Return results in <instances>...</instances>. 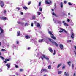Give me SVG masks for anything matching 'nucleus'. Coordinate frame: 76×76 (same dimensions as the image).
Masks as SVG:
<instances>
[{
    "mask_svg": "<svg viewBox=\"0 0 76 76\" xmlns=\"http://www.w3.org/2000/svg\"><path fill=\"white\" fill-rule=\"evenodd\" d=\"M6 66H8L7 67H8V68H10V65H8V64H6Z\"/></svg>",
    "mask_w": 76,
    "mask_h": 76,
    "instance_id": "nucleus-22",
    "label": "nucleus"
},
{
    "mask_svg": "<svg viewBox=\"0 0 76 76\" xmlns=\"http://www.w3.org/2000/svg\"><path fill=\"white\" fill-rule=\"evenodd\" d=\"M22 20H25V18H22Z\"/></svg>",
    "mask_w": 76,
    "mask_h": 76,
    "instance_id": "nucleus-60",
    "label": "nucleus"
},
{
    "mask_svg": "<svg viewBox=\"0 0 76 76\" xmlns=\"http://www.w3.org/2000/svg\"><path fill=\"white\" fill-rule=\"evenodd\" d=\"M65 67H66V65H64V66H63L62 69V70H64V69H65Z\"/></svg>",
    "mask_w": 76,
    "mask_h": 76,
    "instance_id": "nucleus-21",
    "label": "nucleus"
},
{
    "mask_svg": "<svg viewBox=\"0 0 76 76\" xmlns=\"http://www.w3.org/2000/svg\"><path fill=\"white\" fill-rule=\"evenodd\" d=\"M13 47H15H15H16V46H15V45H14V46H13Z\"/></svg>",
    "mask_w": 76,
    "mask_h": 76,
    "instance_id": "nucleus-62",
    "label": "nucleus"
},
{
    "mask_svg": "<svg viewBox=\"0 0 76 76\" xmlns=\"http://www.w3.org/2000/svg\"><path fill=\"white\" fill-rule=\"evenodd\" d=\"M10 61V59H5V61H4V63H7V61Z\"/></svg>",
    "mask_w": 76,
    "mask_h": 76,
    "instance_id": "nucleus-6",
    "label": "nucleus"
},
{
    "mask_svg": "<svg viewBox=\"0 0 76 76\" xmlns=\"http://www.w3.org/2000/svg\"><path fill=\"white\" fill-rule=\"evenodd\" d=\"M41 58L43 60L44 59L42 57V56H41Z\"/></svg>",
    "mask_w": 76,
    "mask_h": 76,
    "instance_id": "nucleus-52",
    "label": "nucleus"
},
{
    "mask_svg": "<svg viewBox=\"0 0 76 76\" xmlns=\"http://www.w3.org/2000/svg\"><path fill=\"white\" fill-rule=\"evenodd\" d=\"M36 18V17L35 15H33L32 16V19H35Z\"/></svg>",
    "mask_w": 76,
    "mask_h": 76,
    "instance_id": "nucleus-20",
    "label": "nucleus"
},
{
    "mask_svg": "<svg viewBox=\"0 0 76 76\" xmlns=\"http://www.w3.org/2000/svg\"><path fill=\"white\" fill-rule=\"evenodd\" d=\"M74 67V65H73V64H72V68H73Z\"/></svg>",
    "mask_w": 76,
    "mask_h": 76,
    "instance_id": "nucleus-45",
    "label": "nucleus"
},
{
    "mask_svg": "<svg viewBox=\"0 0 76 76\" xmlns=\"http://www.w3.org/2000/svg\"><path fill=\"white\" fill-rule=\"evenodd\" d=\"M61 30L62 31H63L64 32H65L66 33H67V31H66V30H65V29H61Z\"/></svg>",
    "mask_w": 76,
    "mask_h": 76,
    "instance_id": "nucleus-19",
    "label": "nucleus"
},
{
    "mask_svg": "<svg viewBox=\"0 0 76 76\" xmlns=\"http://www.w3.org/2000/svg\"><path fill=\"white\" fill-rule=\"evenodd\" d=\"M59 32H60V33H61V32H63V31H59Z\"/></svg>",
    "mask_w": 76,
    "mask_h": 76,
    "instance_id": "nucleus-53",
    "label": "nucleus"
},
{
    "mask_svg": "<svg viewBox=\"0 0 76 76\" xmlns=\"http://www.w3.org/2000/svg\"><path fill=\"white\" fill-rule=\"evenodd\" d=\"M63 16H65V15H66V14L65 13H64V14H63Z\"/></svg>",
    "mask_w": 76,
    "mask_h": 76,
    "instance_id": "nucleus-55",
    "label": "nucleus"
},
{
    "mask_svg": "<svg viewBox=\"0 0 76 76\" xmlns=\"http://www.w3.org/2000/svg\"><path fill=\"white\" fill-rule=\"evenodd\" d=\"M38 15H41V12H38Z\"/></svg>",
    "mask_w": 76,
    "mask_h": 76,
    "instance_id": "nucleus-40",
    "label": "nucleus"
},
{
    "mask_svg": "<svg viewBox=\"0 0 76 76\" xmlns=\"http://www.w3.org/2000/svg\"><path fill=\"white\" fill-rule=\"evenodd\" d=\"M72 41H71V40H67L66 41V42H71Z\"/></svg>",
    "mask_w": 76,
    "mask_h": 76,
    "instance_id": "nucleus-35",
    "label": "nucleus"
},
{
    "mask_svg": "<svg viewBox=\"0 0 76 76\" xmlns=\"http://www.w3.org/2000/svg\"><path fill=\"white\" fill-rule=\"evenodd\" d=\"M48 33L50 35H52V36H51L50 37L52 38H53V39H56V38L54 36V34H52V32L51 31H48Z\"/></svg>",
    "mask_w": 76,
    "mask_h": 76,
    "instance_id": "nucleus-2",
    "label": "nucleus"
},
{
    "mask_svg": "<svg viewBox=\"0 0 76 76\" xmlns=\"http://www.w3.org/2000/svg\"><path fill=\"white\" fill-rule=\"evenodd\" d=\"M1 51H6V49H2L1 50Z\"/></svg>",
    "mask_w": 76,
    "mask_h": 76,
    "instance_id": "nucleus-36",
    "label": "nucleus"
},
{
    "mask_svg": "<svg viewBox=\"0 0 76 76\" xmlns=\"http://www.w3.org/2000/svg\"><path fill=\"white\" fill-rule=\"evenodd\" d=\"M23 24H24V23L22 22L21 23V24L22 25H23Z\"/></svg>",
    "mask_w": 76,
    "mask_h": 76,
    "instance_id": "nucleus-44",
    "label": "nucleus"
},
{
    "mask_svg": "<svg viewBox=\"0 0 76 76\" xmlns=\"http://www.w3.org/2000/svg\"><path fill=\"white\" fill-rule=\"evenodd\" d=\"M41 2H39V5H38L39 6H41Z\"/></svg>",
    "mask_w": 76,
    "mask_h": 76,
    "instance_id": "nucleus-33",
    "label": "nucleus"
},
{
    "mask_svg": "<svg viewBox=\"0 0 76 76\" xmlns=\"http://www.w3.org/2000/svg\"><path fill=\"white\" fill-rule=\"evenodd\" d=\"M52 14L54 15V16H56V15L54 13V12H53Z\"/></svg>",
    "mask_w": 76,
    "mask_h": 76,
    "instance_id": "nucleus-37",
    "label": "nucleus"
},
{
    "mask_svg": "<svg viewBox=\"0 0 76 76\" xmlns=\"http://www.w3.org/2000/svg\"><path fill=\"white\" fill-rule=\"evenodd\" d=\"M64 25H65V26H69V25L66 23H64Z\"/></svg>",
    "mask_w": 76,
    "mask_h": 76,
    "instance_id": "nucleus-26",
    "label": "nucleus"
},
{
    "mask_svg": "<svg viewBox=\"0 0 76 76\" xmlns=\"http://www.w3.org/2000/svg\"><path fill=\"white\" fill-rule=\"evenodd\" d=\"M55 54H56V50H54L53 56H54V55H55Z\"/></svg>",
    "mask_w": 76,
    "mask_h": 76,
    "instance_id": "nucleus-30",
    "label": "nucleus"
},
{
    "mask_svg": "<svg viewBox=\"0 0 76 76\" xmlns=\"http://www.w3.org/2000/svg\"><path fill=\"white\" fill-rule=\"evenodd\" d=\"M4 13H6V10H4Z\"/></svg>",
    "mask_w": 76,
    "mask_h": 76,
    "instance_id": "nucleus-38",
    "label": "nucleus"
},
{
    "mask_svg": "<svg viewBox=\"0 0 76 76\" xmlns=\"http://www.w3.org/2000/svg\"><path fill=\"white\" fill-rule=\"evenodd\" d=\"M37 26L38 28H41V25L39 23H37Z\"/></svg>",
    "mask_w": 76,
    "mask_h": 76,
    "instance_id": "nucleus-10",
    "label": "nucleus"
},
{
    "mask_svg": "<svg viewBox=\"0 0 76 76\" xmlns=\"http://www.w3.org/2000/svg\"><path fill=\"white\" fill-rule=\"evenodd\" d=\"M0 31L1 34L3 33V31H4L2 29V28H1V27H0Z\"/></svg>",
    "mask_w": 76,
    "mask_h": 76,
    "instance_id": "nucleus-13",
    "label": "nucleus"
},
{
    "mask_svg": "<svg viewBox=\"0 0 76 76\" xmlns=\"http://www.w3.org/2000/svg\"><path fill=\"white\" fill-rule=\"evenodd\" d=\"M52 11L53 12H54V9H52Z\"/></svg>",
    "mask_w": 76,
    "mask_h": 76,
    "instance_id": "nucleus-63",
    "label": "nucleus"
},
{
    "mask_svg": "<svg viewBox=\"0 0 76 76\" xmlns=\"http://www.w3.org/2000/svg\"><path fill=\"white\" fill-rule=\"evenodd\" d=\"M28 50H30V48H27Z\"/></svg>",
    "mask_w": 76,
    "mask_h": 76,
    "instance_id": "nucleus-56",
    "label": "nucleus"
},
{
    "mask_svg": "<svg viewBox=\"0 0 76 76\" xmlns=\"http://www.w3.org/2000/svg\"><path fill=\"white\" fill-rule=\"evenodd\" d=\"M43 70V72H47V70L46 69H44Z\"/></svg>",
    "mask_w": 76,
    "mask_h": 76,
    "instance_id": "nucleus-34",
    "label": "nucleus"
},
{
    "mask_svg": "<svg viewBox=\"0 0 76 76\" xmlns=\"http://www.w3.org/2000/svg\"><path fill=\"white\" fill-rule=\"evenodd\" d=\"M48 50L50 52H53V49L51 48H49Z\"/></svg>",
    "mask_w": 76,
    "mask_h": 76,
    "instance_id": "nucleus-16",
    "label": "nucleus"
},
{
    "mask_svg": "<svg viewBox=\"0 0 76 76\" xmlns=\"http://www.w3.org/2000/svg\"><path fill=\"white\" fill-rule=\"evenodd\" d=\"M20 31H18L17 32V36H20Z\"/></svg>",
    "mask_w": 76,
    "mask_h": 76,
    "instance_id": "nucleus-14",
    "label": "nucleus"
},
{
    "mask_svg": "<svg viewBox=\"0 0 76 76\" xmlns=\"http://www.w3.org/2000/svg\"><path fill=\"white\" fill-rule=\"evenodd\" d=\"M74 33H73V32H72V35L71 36V37L72 38V39H73L74 38Z\"/></svg>",
    "mask_w": 76,
    "mask_h": 76,
    "instance_id": "nucleus-9",
    "label": "nucleus"
},
{
    "mask_svg": "<svg viewBox=\"0 0 76 76\" xmlns=\"http://www.w3.org/2000/svg\"><path fill=\"white\" fill-rule=\"evenodd\" d=\"M0 57L2 59V60H4V58L3 57L1 56H0Z\"/></svg>",
    "mask_w": 76,
    "mask_h": 76,
    "instance_id": "nucleus-28",
    "label": "nucleus"
},
{
    "mask_svg": "<svg viewBox=\"0 0 76 76\" xmlns=\"http://www.w3.org/2000/svg\"><path fill=\"white\" fill-rule=\"evenodd\" d=\"M0 6L1 7H3L4 6V2H3V1H0Z\"/></svg>",
    "mask_w": 76,
    "mask_h": 76,
    "instance_id": "nucleus-4",
    "label": "nucleus"
},
{
    "mask_svg": "<svg viewBox=\"0 0 76 76\" xmlns=\"http://www.w3.org/2000/svg\"><path fill=\"white\" fill-rule=\"evenodd\" d=\"M61 8H63V3H61Z\"/></svg>",
    "mask_w": 76,
    "mask_h": 76,
    "instance_id": "nucleus-25",
    "label": "nucleus"
},
{
    "mask_svg": "<svg viewBox=\"0 0 76 76\" xmlns=\"http://www.w3.org/2000/svg\"><path fill=\"white\" fill-rule=\"evenodd\" d=\"M34 26V24L33 23H31V26L33 27V26Z\"/></svg>",
    "mask_w": 76,
    "mask_h": 76,
    "instance_id": "nucleus-43",
    "label": "nucleus"
},
{
    "mask_svg": "<svg viewBox=\"0 0 76 76\" xmlns=\"http://www.w3.org/2000/svg\"><path fill=\"white\" fill-rule=\"evenodd\" d=\"M17 23H18V24H21V22H18Z\"/></svg>",
    "mask_w": 76,
    "mask_h": 76,
    "instance_id": "nucleus-41",
    "label": "nucleus"
},
{
    "mask_svg": "<svg viewBox=\"0 0 76 76\" xmlns=\"http://www.w3.org/2000/svg\"><path fill=\"white\" fill-rule=\"evenodd\" d=\"M70 19H68L67 20V22H70Z\"/></svg>",
    "mask_w": 76,
    "mask_h": 76,
    "instance_id": "nucleus-49",
    "label": "nucleus"
},
{
    "mask_svg": "<svg viewBox=\"0 0 76 76\" xmlns=\"http://www.w3.org/2000/svg\"><path fill=\"white\" fill-rule=\"evenodd\" d=\"M42 56L43 57V58H45V59H46L47 60H49V58H48L46 57L45 56V55H42Z\"/></svg>",
    "mask_w": 76,
    "mask_h": 76,
    "instance_id": "nucleus-5",
    "label": "nucleus"
},
{
    "mask_svg": "<svg viewBox=\"0 0 76 76\" xmlns=\"http://www.w3.org/2000/svg\"><path fill=\"white\" fill-rule=\"evenodd\" d=\"M16 9H17V10H20V8L19 7H17L16 8Z\"/></svg>",
    "mask_w": 76,
    "mask_h": 76,
    "instance_id": "nucleus-31",
    "label": "nucleus"
},
{
    "mask_svg": "<svg viewBox=\"0 0 76 76\" xmlns=\"http://www.w3.org/2000/svg\"><path fill=\"white\" fill-rule=\"evenodd\" d=\"M25 38L26 39H29L30 38V37L28 35H26L25 36Z\"/></svg>",
    "mask_w": 76,
    "mask_h": 76,
    "instance_id": "nucleus-8",
    "label": "nucleus"
},
{
    "mask_svg": "<svg viewBox=\"0 0 76 76\" xmlns=\"http://www.w3.org/2000/svg\"><path fill=\"white\" fill-rule=\"evenodd\" d=\"M21 15H23V12H21Z\"/></svg>",
    "mask_w": 76,
    "mask_h": 76,
    "instance_id": "nucleus-59",
    "label": "nucleus"
},
{
    "mask_svg": "<svg viewBox=\"0 0 76 76\" xmlns=\"http://www.w3.org/2000/svg\"><path fill=\"white\" fill-rule=\"evenodd\" d=\"M23 9H24L25 10H28V7L24 6L23 7Z\"/></svg>",
    "mask_w": 76,
    "mask_h": 76,
    "instance_id": "nucleus-18",
    "label": "nucleus"
},
{
    "mask_svg": "<svg viewBox=\"0 0 76 76\" xmlns=\"http://www.w3.org/2000/svg\"><path fill=\"white\" fill-rule=\"evenodd\" d=\"M43 41H44V39H40L38 40V42H42Z\"/></svg>",
    "mask_w": 76,
    "mask_h": 76,
    "instance_id": "nucleus-15",
    "label": "nucleus"
},
{
    "mask_svg": "<svg viewBox=\"0 0 76 76\" xmlns=\"http://www.w3.org/2000/svg\"><path fill=\"white\" fill-rule=\"evenodd\" d=\"M59 47L61 50L63 49L64 47H63V45L62 44H60L59 45Z\"/></svg>",
    "mask_w": 76,
    "mask_h": 76,
    "instance_id": "nucleus-7",
    "label": "nucleus"
},
{
    "mask_svg": "<svg viewBox=\"0 0 76 76\" xmlns=\"http://www.w3.org/2000/svg\"><path fill=\"white\" fill-rule=\"evenodd\" d=\"M61 66V64H59L57 66V69H58V68H59V67H60V66Z\"/></svg>",
    "mask_w": 76,
    "mask_h": 76,
    "instance_id": "nucleus-17",
    "label": "nucleus"
},
{
    "mask_svg": "<svg viewBox=\"0 0 76 76\" xmlns=\"http://www.w3.org/2000/svg\"><path fill=\"white\" fill-rule=\"evenodd\" d=\"M73 76H76V74H75V73H74Z\"/></svg>",
    "mask_w": 76,
    "mask_h": 76,
    "instance_id": "nucleus-54",
    "label": "nucleus"
},
{
    "mask_svg": "<svg viewBox=\"0 0 76 76\" xmlns=\"http://www.w3.org/2000/svg\"><path fill=\"white\" fill-rule=\"evenodd\" d=\"M68 4L69 5H70V6H72V4L71 3H70V2H69Z\"/></svg>",
    "mask_w": 76,
    "mask_h": 76,
    "instance_id": "nucleus-32",
    "label": "nucleus"
},
{
    "mask_svg": "<svg viewBox=\"0 0 76 76\" xmlns=\"http://www.w3.org/2000/svg\"><path fill=\"white\" fill-rule=\"evenodd\" d=\"M15 67H16V68H18V66L17 65H15Z\"/></svg>",
    "mask_w": 76,
    "mask_h": 76,
    "instance_id": "nucleus-46",
    "label": "nucleus"
},
{
    "mask_svg": "<svg viewBox=\"0 0 76 76\" xmlns=\"http://www.w3.org/2000/svg\"><path fill=\"white\" fill-rule=\"evenodd\" d=\"M70 13H68V15L69 16H70Z\"/></svg>",
    "mask_w": 76,
    "mask_h": 76,
    "instance_id": "nucleus-57",
    "label": "nucleus"
},
{
    "mask_svg": "<svg viewBox=\"0 0 76 76\" xmlns=\"http://www.w3.org/2000/svg\"><path fill=\"white\" fill-rule=\"evenodd\" d=\"M0 45H1V42H0Z\"/></svg>",
    "mask_w": 76,
    "mask_h": 76,
    "instance_id": "nucleus-61",
    "label": "nucleus"
},
{
    "mask_svg": "<svg viewBox=\"0 0 76 76\" xmlns=\"http://www.w3.org/2000/svg\"><path fill=\"white\" fill-rule=\"evenodd\" d=\"M51 65H49L48 66V69H51Z\"/></svg>",
    "mask_w": 76,
    "mask_h": 76,
    "instance_id": "nucleus-24",
    "label": "nucleus"
},
{
    "mask_svg": "<svg viewBox=\"0 0 76 76\" xmlns=\"http://www.w3.org/2000/svg\"><path fill=\"white\" fill-rule=\"evenodd\" d=\"M39 11H42V8H41V7H39Z\"/></svg>",
    "mask_w": 76,
    "mask_h": 76,
    "instance_id": "nucleus-29",
    "label": "nucleus"
},
{
    "mask_svg": "<svg viewBox=\"0 0 76 76\" xmlns=\"http://www.w3.org/2000/svg\"><path fill=\"white\" fill-rule=\"evenodd\" d=\"M62 73V71H59L58 72V74H61Z\"/></svg>",
    "mask_w": 76,
    "mask_h": 76,
    "instance_id": "nucleus-27",
    "label": "nucleus"
},
{
    "mask_svg": "<svg viewBox=\"0 0 76 76\" xmlns=\"http://www.w3.org/2000/svg\"><path fill=\"white\" fill-rule=\"evenodd\" d=\"M64 3H65V4H66V3H67V2H66V1H64Z\"/></svg>",
    "mask_w": 76,
    "mask_h": 76,
    "instance_id": "nucleus-51",
    "label": "nucleus"
},
{
    "mask_svg": "<svg viewBox=\"0 0 76 76\" xmlns=\"http://www.w3.org/2000/svg\"><path fill=\"white\" fill-rule=\"evenodd\" d=\"M1 55V52H0V56Z\"/></svg>",
    "mask_w": 76,
    "mask_h": 76,
    "instance_id": "nucleus-64",
    "label": "nucleus"
},
{
    "mask_svg": "<svg viewBox=\"0 0 76 76\" xmlns=\"http://www.w3.org/2000/svg\"><path fill=\"white\" fill-rule=\"evenodd\" d=\"M1 19H3V20H6L7 18L6 17H2Z\"/></svg>",
    "mask_w": 76,
    "mask_h": 76,
    "instance_id": "nucleus-12",
    "label": "nucleus"
},
{
    "mask_svg": "<svg viewBox=\"0 0 76 76\" xmlns=\"http://www.w3.org/2000/svg\"><path fill=\"white\" fill-rule=\"evenodd\" d=\"M45 2L47 4H49L51 3V1L50 0H46Z\"/></svg>",
    "mask_w": 76,
    "mask_h": 76,
    "instance_id": "nucleus-3",
    "label": "nucleus"
},
{
    "mask_svg": "<svg viewBox=\"0 0 76 76\" xmlns=\"http://www.w3.org/2000/svg\"><path fill=\"white\" fill-rule=\"evenodd\" d=\"M71 63V62L70 61H69V62H67V64H68V65L70 66V64L69 63Z\"/></svg>",
    "mask_w": 76,
    "mask_h": 76,
    "instance_id": "nucleus-23",
    "label": "nucleus"
},
{
    "mask_svg": "<svg viewBox=\"0 0 76 76\" xmlns=\"http://www.w3.org/2000/svg\"><path fill=\"white\" fill-rule=\"evenodd\" d=\"M64 75H65V76H69V73L67 72L66 73V72H64Z\"/></svg>",
    "mask_w": 76,
    "mask_h": 76,
    "instance_id": "nucleus-11",
    "label": "nucleus"
},
{
    "mask_svg": "<svg viewBox=\"0 0 76 76\" xmlns=\"http://www.w3.org/2000/svg\"><path fill=\"white\" fill-rule=\"evenodd\" d=\"M48 39H49V40L50 41H51V42L52 43V44H54L55 45V46H56V47H58V44H57V43L56 42L54 41L53 40V39L50 38H48Z\"/></svg>",
    "mask_w": 76,
    "mask_h": 76,
    "instance_id": "nucleus-1",
    "label": "nucleus"
},
{
    "mask_svg": "<svg viewBox=\"0 0 76 76\" xmlns=\"http://www.w3.org/2000/svg\"><path fill=\"white\" fill-rule=\"evenodd\" d=\"M25 26H27V25H28V23H25Z\"/></svg>",
    "mask_w": 76,
    "mask_h": 76,
    "instance_id": "nucleus-42",
    "label": "nucleus"
},
{
    "mask_svg": "<svg viewBox=\"0 0 76 76\" xmlns=\"http://www.w3.org/2000/svg\"><path fill=\"white\" fill-rule=\"evenodd\" d=\"M16 44H19V41H17L16 42Z\"/></svg>",
    "mask_w": 76,
    "mask_h": 76,
    "instance_id": "nucleus-50",
    "label": "nucleus"
},
{
    "mask_svg": "<svg viewBox=\"0 0 76 76\" xmlns=\"http://www.w3.org/2000/svg\"><path fill=\"white\" fill-rule=\"evenodd\" d=\"M44 72V71L43 70V69H42L41 71V73H42V72Z\"/></svg>",
    "mask_w": 76,
    "mask_h": 76,
    "instance_id": "nucleus-39",
    "label": "nucleus"
},
{
    "mask_svg": "<svg viewBox=\"0 0 76 76\" xmlns=\"http://www.w3.org/2000/svg\"><path fill=\"white\" fill-rule=\"evenodd\" d=\"M31 3V2H29L28 3V5H30Z\"/></svg>",
    "mask_w": 76,
    "mask_h": 76,
    "instance_id": "nucleus-47",
    "label": "nucleus"
},
{
    "mask_svg": "<svg viewBox=\"0 0 76 76\" xmlns=\"http://www.w3.org/2000/svg\"><path fill=\"white\" fill-rule=\"evenodd\" d=\"M47 75V74H45V75H43V76H46Z\"/></svg>",
    "mask_w": 76,
    "mask_h": 76,
    "instance_id": "nucleus-58",
    "label": "nucleus"
},
{
    "mask_svg": "<svg viewBox=\"0 0 76 76\" xmlns=\"http://www.w3.org/2000/svg\"><path fill=\"white\" fill-rule=\"evenodd\" d=\"M20 72H22V71H23V69H20Z\"/></svg>",
    "mask_w": 76,
    "mask_h": 76,
    "instance_id": "nucleus-48",
    "label": "nucleus"
}]
</instances>
